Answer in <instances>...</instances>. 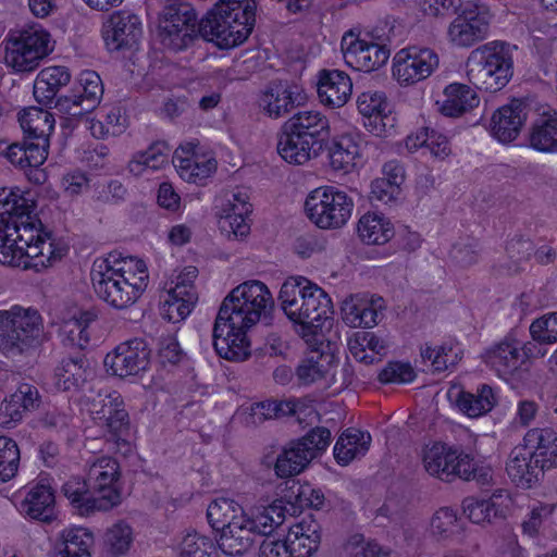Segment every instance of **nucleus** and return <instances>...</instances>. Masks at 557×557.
<instances>
[{"mask_svg":"<svg viewBox=\"0 0 557 557\" xmlns=\"http://www.w3.org/2000/svg\"><path fill=\"white\" fill-rule=\"evenodd\" d=\"M170 151L165 141H156L147 150L134 154L128 170L134 175H140L145 169L159 170L168 163Z\"/></svg>","mask_w":557,"mask_h":557,"instance_id":"39","label":"nucleus"},{"mask_svg":"<svg viewBox=\"0 0 557 557\" xmlns=\"http://www.w3.org/2000/svg\"><path fill=\"white\" fill-rule=\"evenodd\" d=\"M225 215L220 219V228L222 232L233 234L236 238H243L248 235L250 226L247 222L251 213V205H240L238 211L224 210Z\"/></svg>","mask_w":557,"mask_h":557,"instance_id":"52","label":"nucleus"},{"mask_svg":"<svg viewBox=\"0 0 557 557\" xmlns=\"http://www.w3.org/2000/svg\"><path fill=\"white\" fill-rule=\"evenodd\" d=\"M126 188L119 181H110L108 184L98 185L95 189L94 200L102 203H117L123 200Z\"/></svg>","mask_w":557,"mask_h":557,"instance_id":"63","label":"nucleus"},{"mask_svg":"<svg viewBox=\"0 0 557 557\" xmlns=\"http://www.w3.org/2000/svg\"><path fill=\"white\" fill-rule=\"evenodd\" d=\"M255 22V0H219L200 20L199 32L220 49H231L247 40Z\"/></svg>","mask_w":557,"mask_h":557,"instance_id":"6","label":"nucleus"},{"mask_svg":"<svg viewBox=\"0 0 557 557\" xmlns=\"http://www.w3.org/2000/svg\"><path fill=\"white\" fill-rule=\"evenodd\" d=\"M524 446L532 453L545 450L557 442V433L550 428H534L524 435Z\"/></svg>","mask_w":557,"mask_h":557,"instance_id":"61","label":"nucleus"},{"mask_svg":"<svg viewBox=\"0 0 557 557\" xmlns=\"http://www.w3.org/2000/svg\"><path fill=\"white\" fill-rule=\"evenodd\" d=\"M421 358L431 361V364L436 372L448 370L458 363L460 357L451 346H440L437 349L431 346L421 348Z\"/></svg>","mask_w":557,"mask_h":557,"instance_id":"55","label":"nucleus"},{"mask_svg":"<svg viewBox=\"0 0 557 557\" xmlns=\"http://www.w3.org/2000/svg\"><path fill=\"white\" fill-rule=\"evenodd\" d=\"M307 95L304 89L288 82H272L260 97V107L264 113L278 119L289 113L294 108L305 104Z\"/></svg>","mask_w":557,"mask_h":557,"instance_id":"18","label":"nucleus"},{"mask_svg":"<svg viewBox=\"0 0 557 557\" xmlns=\"http://www.w3.org/2000/svg\"><path fill=\"white\" fill-rule=\"evenodd\" d=\"M438 66L437 54L429 48L409 47L394 57L393 75L400 85L428 78Z\"/></svg>","mask_w":557,"mask_h":557,"instance_id":"15","label":"nucleus"},{"mask_svg":"<svg viewBox=\"0 0 557 557\" xmlns=\"http://www.w3.org/2000/svg\"><path fill=\"white\" fill-rule=\"evenodd\" d=\"M330 137L327 117L319 111H299L281 127L278 154L290 164H305L323 151Z\"/></svg>","mask_w":557,"mask_h":557,"instance_id":"5","label":"nucleus"},{"mask_svg":"<svg viewBox=\"0 0 557 557\" xmlns=\"http://www.w3.org/2000/svg\"><path fill=\"white\" fill-rule=\"evenodd\" d=\"M490 22L491 15L485 10L463 12L450 23L449 40L458 47H471L487 37Z\"/></svg>","mask_w":557,"mask_h":557,"instance_id":"21","label":"nucleus"},{"mask_svg":"<svg viewBox=\"0 0 557 557\" xmlns=\"http://www.w3.org/2000/svg\"><path fill=\"white\" fill-rule=\"evenodd\" d=\"M432 533L438 539H448L458 532V520L455 510L448 507L437 510L431 521Z\"/></svg>","mask_w":557,"mask_h":557,"instance_id":"58","label":"nucleus"},{"mask_svg":"<svg viewBox=\"0 0 557 557\" xmlns=\"http://www.w3.org/2000/svg\"><path fill=\"white\" fill-rule=\"evenodd\" d=\"M289 512L283 499H276L268 506H257L246 510L256 535L269 536L285 521L286 513Z\"/></svg>","mask_w":557,"mask_h":557,"instance_id":"30","label":"nucleus"},{"mask_svg":"<svg viewBox=\"0 0 557 557\" xmlns=\"http://www.w3.org/2000/svg\"><path fill=\"white\" fill-rule=\"evenodd\" d=\"M330 368L327 356L319 351H311L297 366L295 370L296 377L301 385H310L323 379Z\"/></svg>","mask_w":557,"mask_h":557,"instance_id":"45","label":"nucleus"},{"mask_svg":"<svg viewBox=\"0 0 557 557\" xmlns=\"http://www.w3.org/2000/svg\"><path fill=\"white\" fill-rule=\"evenodd\" d=\"M364 306H368V297L366 296L355 295L346 298L342 305L343 320L346 324L358 327V320L361 318Z\"/></svg>","mask_w":557,"mask_h":557,"instance_id":"64","label":"nucleus"},{"mask_svg":"<svg viewBox=\"0 0 557 557\" xmlns=\"http://www.w3.org/2000/svg\"><path fill=\"white\" fill-rule=\"evenodd\" d=\"M463 513L473 523L491 522L494 518L502 515V510L495 504L493 498L476 499L467 497L462 502Z\"/></svg>","mask_w":557,"mask_h":557,"instance_id":"51","label":"nucleus"},{"mask_svg":"<svg viewBox=\"0 0 557 557\" xmlns=\"http://www.w3.org/2000/svg\"><path fill=\"white\" fill-rule=\"evenodd\" d=\"M331 438L329 429L315 426L301 438L290 441L276 457L275 474L282 479L298 475L327 448Z\"/></svg>","mask_w":557,"mask_h":557,"instance_id":"12","label":"nucleus"},{"mask_svg":"<svg viewBox=\"0 0 557 557\" xmlns=\"http://www.w3.org/2000/svg\"><path fill=\"white\" fill-rule=\"evenodd\" d=\"M530 333L533 341L541 344L557 342V312L545 314L532 322Z\"/></svg>","mask_w":557,"mask_h":557,"instance_id":"57","label":"nucleus"},{"mask_svg":"<svg viewBox=\"0 0 557 557\" xmlns=\"http://www.w3.org/2000/svg\"><path fill=\"white\" fill-rule=\"evenodd\" d=\"M244 510L236 502L228 498H220L208 506L207 518L210 525L222 533L226 525H228L231 516Z\"/></svg>","mask_w":557,"mask_h":557,"instance_id":"50","label":"nucleus"},{"mask_svg":"<svg viewBox=\"0 0 557 557\" xmlns=\"http://www.w3.org/2000/svg\"><path fill=\"white\" fill-rule=\"evenodd\" d=\"M20 449L10 437L0 436V482L11 480L17 472Z\"/></svg>","mask_w":557,"mask_h":557,"instance_id":"54","label":"nucleus"},{"mask_svg":"<svg viewBox=\"0 0 557 557\" xmlns=\"http://www.w3.org/2000/svg\"><path fill=\"white\" fill-rule=\"evenodd\" d=\"M143 35L139 17L129 11L111 15L103 27V39L109 50L119 51L135 47Z\"/></svg>","mask_w":557,"mask_h":557,"instance_id":"19","label":"nucleus"},{"mask_svg":"<svg viewBox=\"0 0 557 557\" xmlns=\"http://www.w3.org/2000/svg\"><path fill=\"white\" fill-rule=\"evenodd\" d=\"M44 324L39 312L13 306L0 311V354L7 358L28 355L44 341Z\"/></svg>","mask_w":557,"mask_h":557,"instance_id":"8","label":"nucleus"},{"mask_svg":"<svg viewBox=\"0 0 557 557\" xmlns=\"http://www.w3.org/2000/svg\"><path fill=\"white\" fill-rule=\"evenodd\" d=\"M180 557H218L214 542L196 532L184 536L180 545Z\"/></svg>","mask_w":557,"mask_h":557,"instance_id":"53","label":"nucleus"},{"mask_svg":"<svg viewBox=\"0 0 557 557\" xmlns=\"http://www.w3.org/2000/svg\"><path fill=\"white\" fill-rule=\"evenodd\" d=\"M349 350L351 355L359 361L367 364L374 361L373 356H368L366 349H370L375 354H381L385 349V343L372 332H357L352 339L349 341Z\"/></svg>","mask_w":557,"mask_h":557,"instance_id":"49","label":"nucleus"},{"mask_svg":"<svg viewBox=\"0 0 557 557\" xmlns=\"http://www.w3.org/2000/svg\"><path fill=\"white\" fill-rule=\"evenodd\" d=\"M94 534L88 529L67 528L59 533L55 540L54 547H64L84 554H91V548L94 547Z\"/></svg>","mask_w":557,"mask_h":557,"instance_id":"48","label":"nucleus"},{"mask_svg":"<svg viewBox=\"0 0 557 557\" xmlns=\"http://www.w3.org/2000/svg\"><path fill=\"white\" fill-rule=\"evenodd\" d=\"M21 510L29 518L50 522L54 518V493L47 484L38 483L27 492Z\"/></svg>","mask_w":557,"mask_h":557,"instance_id":"31","label":"nucleus"},{"mask_svg":"<svg viewBox=\"0 0 557 557\" xmlns=\"http://www.w3.org/2000/svg\"><path fill=\"white\" fill-rule=\"evenodd\" d=\"M71 82V73L65 66L42 69L34 83V97L45 106L53 103L59 90Z\"/></svg>","mask_w":557,"mask_h":557,"instance_id":"29","label":"nucleus"},{"mask_svg":"<svg viewBox=\"0 0 557 557\" xmlns=\"http://www.w3.org/2000/svg\"><path fill=\"white\" fill-rule=\"evenodd\" d=\"M354 202L343 190L333 186H321L306 198L305 211L318 227L334 230L344 226L351 215Z\"/></svg>","mask_w":557,"mask_h":557,"instance_id":"11","label":"nucleus"},{"mask_svg":"<svg viewBox=\"0 0 557 557\" xmlns=\"http://www.w3.org/2000/svg\"><path fill=\"white\" fill-rule=\"evenodd\" d=\"M529 113L528 104L519 99L500 107L491 120V133L500 143L515 140L524 124Z\"/></svg>","mask_w":557,"mask_h":557,"instance_id":"23","label":"nucleus"},{"mask_svg":"<svg viewBox=\"0 0 557 557\" xmlns=\"http://www.w3.org/2000/svg\"><path fill=\"white\" fill-rule=\"evenodd\" d=\"M89 405V412L99 426L106 429L109 433V442L116 445L117 450L121 447L128 448L126 435L129 429L128 413L124 408V403L117 392H100L97 398H94Z\"/></svg>","mask_w":557,"mask_h":557,"instance_id":"14","label":"nucleus"},{"mask_svg":"<svg viewBox=\"0 0 557 557\" xmlns=\"http://www.w3.org/2000/svg\"><path fill=\"white\" fill-rule=\"evenodd\" d=\"M40 405V396L37 387L22 383L17 389L5 398L0 406V426L15 428L28 411L37 409Z\"/></svg>","mask_w":557,"mask_h":557,"instance_id":"24","label":"nucleus"},{"mask_svg":"<svg viewBox=\"0 0 557 557\" xmlns=\"http://www.w3.org/2000/svg\"><path fill=\"white\" fill-rule=\"evenodd\" d=\"M497 398L490 385H481L476 393L461 391L456 398L458 409L470 418H478L490 412L496 405Z\"/></svg>","mask_w":557,"mask_h":557,"instance_id":"34","label":"nucleus"},{"mask_svg":"<svg viewBox=\"0 0 557 557\" xmlns=\"http://www.w3.org/2000/svg\"><path fill=\"white\" fill-rule=\"evenodd\" d=\"M286 485V492L281 499L284 500V504L286 503L289 506V508H287L289 510L288 513L296 515L297 511L308 508L306 505V503H309L308 484L302 485L296 481H288Z\"/></svg>","mask_w":557,"mask_h":557,"instance_id":"62","label":"nucleus"},{"mask_svg":"<svg viewBox=\"0 0 557 557\" xmlns=\"http://www.w3.org/2000/svg\"><path fill=\"white\" fill-rule=\"evenodd\" d=\"M371 441L369 432L352 428L345 430L334 446L336 461L342 466H347L354 459L364 456L370 448Z\"/></svg>","mask_w":557,"mask_h":557,"instance_id":"32","label":"nucleus"},{"mask_svg":"<svg viewBox=\"0 0 557 557\" xmlns=\"http://www.w3.org/2000/svg\"><path fill=\"white\" fill-rule=\"evenodd\" d=\"M457 457L454 449L444 444L436 443L423 451V466L426 472L442 481H451L453 462Z\"/></svg>","mask_w":557,"mask_h":557,"instance_id":"36","label":"nucleus"},{"mask_svg":"<svg viewBox=\"0 0 557 557\" xmlns=\"http://www.w3.org/2000/svg\"><path fill=\"white\" fill-rule=\"evenodd\" d=\"M506 471L511 481L522 488H530L543 474L534 453L525 446L515 447L506 465Z\"/></svg>","mask_w":557,"mask_h":557,"instance_id":"27","label":"nucleus"},{"mask_svg":"<svg viewBox=\"0 0 557 557\" xmlns=\"http://www.w3.org/2000/svg\"><path fill=\"white\" fill-rule=\"evenodd\" d=\"M350 77L339 70H323L319 74L318 95L320 101L332 108L343 107L351 96Z\"/></svg>","mask_w":557,"mask_h":557,"instance_id":"26","label":"nucleus"},{"mask_svg":"<svg viewBox=\"0 0 557 557\" xmlns=\"http://www.w3.org/2000/svg\"><path fill=\"white\" fill-rule=\"evenodd\" d=\"M150 348L143 338H133L121 343L104 358V366L112 374L126 377L145 371L150 362Z\"/></svg>","mask_w":557,"mask_h":557,"instance_id":"17","label":"nucleus"},{"mask_svg":"<svg viewBox=\"0 0 557 557\" xmlns=\"http://www.w3.org/2000/svg\"><path fill=\"white\" fill-rule=\"evenodd\" d=\"M530 146L540 152H557V116L537 121L530 134Z\"/></svg>","mask_w":557,"mask_h":557,"instance_id":"43","label":"nucleus"},{"mask_svg":"<svg viewBox=\"0 0 557 557\" xmlns=\"http://www.w3.org/2000/svg\"><path fill=\"white\" fill-rule=\"evenodd\" d=\"M302 531V527L290 528L284 541L288 557H310L318 549L320 533L315 529L311 534H305Z\"/></svg>","mask_w":557,"mask_h":557,"instance_id":"46","label":"nucleus"},{"mask_svg":"<svg viewBox=\"0 0 557 557\" xmlns=\"http://www.w3.org/2000/svg\"><path fill=\"white\" fill-rule=\"evenodd\" d=\"M199 22L196 11L189 3L166 4L158 24L161 44L174 52L187 49L201 36Z\"/></svg>","mask_w":557,"mask_h":557,"instance_id":"10","label":"nucleus"},{"mask_svg":"<svg viewBox=\"0 0 557 557\" xmlns=\"http://www.w3.org/2000/svg\"><path fill=\"white\" fill-rule=\"evenodd\" d=\"M12 213L8 230L13 233V236L25 250L26 256L34 259L35 269L38 265H44L47 259H44L42 248H48L50 256L53 255L52 243L47 242L50 238V233L42 228V223L35 215L30 214L27 200L24 198V206H17Z\"/></svg>","mask_w":557,"mask_h":557,"instance_id":"13","label":"nucleus"},{"mask_svg":"<svg viewBox=\"0 0 557 557\" xmlns=\"http://www.w3.org/2000/svg\"><path fill=\"white\" fill-rule=\"evenodd\" d=\"M361 154L359 140L350 134L333 139L329 147L330 164L335 171L348 172Z\"/></svg>","mask_w":557,"mask_h":557,"instance_id":"35","label":"nucleus"},{"mask_svg":"<svg viewBox=\"0 0 557 557\" xmlns=\"http://www.w3.org/2000/svg\"><path fill=\"white\" fill-rule=\"evenodd\" d=\"M0 263L23 269L35 268L34 259L26 256L22 245L8 228L0 230Z\"/></svg>","mask_w":557,"mask_h":557,"instance_id":"42","label":"nucleus"},{"mask_svg":"<svg viewBox=\"0 0 557 557\" xmlns=\"http://www.w3.org/2000/svg\"><path fill=\"white\" fill-rule=\"evenodd\" d=\"M357 232L360 239L367 245H383L394 235L391 222L383 215L371 212L359 219Z\"/></svg>","mask_w":557,"mask_h":557,"instance_id":"37","label":"nucleus"},{"mask_svg":"<svg viewBox=\"0 0 557 557\" xmlns=\"http://www.w3.org/2000/svg\"><path fill=\"white\" fill-rule=\"evenodd\" d=\"M466 65L470 83L490 92L503 89L513 75L510 46L505 41L495 40L475 48Z\"/></svg>","mask_w":557,"mask_h":557,"instance_id":"7","label":"nucleus"},{"mask_svg":"<svg viewBox=\"0 0 557 557\" xmlns=\"http://www.w3.org/2000/svg\"><path fill=\"white\" fill-rule=\"evenodd\" d=\"M133 543V530L129 524L119 521L110 527L103 536V547L108 555L119 557L125 555Z\"/></svg>","mask_w":557,"mask_h":557,"instance_id":"47","label":"nucleus"},{"mask_svg":"<svg viewBox=\"0 0 557 557\" xmlns=\"http://www.w3.org/2000/svg\"><path fill=\"white\" fill-rule=\"evenodd\" d=\"M74 90L77 98L81 99L82 110L89 113L100 103L103 95V84L99 74L95 71H83Z\"/></svg>","mask_w":557,"mask_h":557,"instance_id":"40","label":"nucleus"},{"mask_svg":"<svg viewBox=\"0 0 557 557\" xmlns=\"http://www.w3.org/2000/svg\"><path fill=\"white\" fill-rule=\"evenodd\" d=\"M357 107L368 120L366 127L375 136H387L394 129L396 117L383 92H362L357 99Z\"/></svg>","mask_w":557,"mask_h":557,"instance_id":"20","label":"nucleus"},{"mask_svg":"<svg viewBox=\"0 0 557 557\" xmlns=\"http://www.w3.org/2000/svg\"><path fill=\"white\" fill-rule=\"evenodd\" d=\"M18 122L28 139H48L54 128L53 115L36 107L23 110Z\"/></svg>","mask_w":557,"mask_h":557,"instance_id":"38","label":"nucleus"},{"mask_svg":"<svg viewBox=\"0 0 557 557\" xmlns=\"http://www.w3.org/2000/svg\"><path fill=\"white\" fill-rule=\"evenodd\" d=\"M183 153H185L184 147L176 149L173 153L172 162L183 172H187L189 178H203L215 170V162L213 160H208L200 164L195 157H183Z\"/></svg>","mask_w":557,"mask_h":557,"instance_id":"56","label":"nucleus"},{"mask_svg":"<svg viewBox=\"0 0 557 557\" xmlns=\"http://www.w3.org/2000/svg\"><path fill=\"white\" fill-rule=\"evenodd\" d=\"M63 495L81 516L109 511L122 503L121 469L116 459L101 456L88 462L87 480L71 478Z\"/></svg>","mask_w":557,"mask_h":557,"instance_id":"3","label":"nucleus"},{"mask_svg":"<svg viewBox=\"0 0 557 557\" xmlns=\"http://www.w3.org/2000/svg\"><path fill=\"white\" fill-rule=\"evenodd\" d=\"M96 295L112 308L123 310L134 305L146 290L149 274L146 263L113 251L97 259L90 271Z\"/></svg>","mask_w":557,"mask_h":557,"instance_id":"2","label":"nucleus"},{"mask_svg":"<svg viewBox=\"0 0 557 557\" xmlns=\"http://www.w3.org/2000/svg\"><path fill=\"white\" fill-rule=\"evenodd\" d=\"M444 95L445 100L441 103L440 111L449 117H458L476 107L480 102L475 90L460 83L448 85L444 90Z\"/></svg>","mask_w":557,"mask_h":557,"instance_id":"33","label":"nucleus"},{"mask_svg":"<svg viewBox=\"0 0 557 557\" xmlns=\"http://www.w3.org/2000/svg\"><path fill=\"white\" fill-rule=\"evenodd\" d=\"M544 354L534 343L529 342L521 347L518 341L505 338L487 349L484 359L499 376H507L518 370L525 359Z\"/></svg>","mask_w":557,"mask_h":557,"instance_id":"16","label":"nucleus"},{"mask_svg":"<svg viewBox=\"0 0 557 557\" xmlns=\"http://www.w3.org/2000/svg\"><path fill=\"white\" fill-rule=\"evenodd\" d=\"M274 305L272 294L260 281H247L231 290L222 301L212 330L215 352L230 361L249 357L247 331Z\"/></svg>","mask_w":557,"mask_h":557,"instance_id":"1","label":"nucleus"},{"mask_svg":"<svg viewBox=\"0 0 557 557\" xmlns=\"http://www.w3.org/2000/svg\"><path fill=\"white\" fill-rule=\"evenodd\" d=\"M555 510L553 504H539L534 506L522 522L523 532L530 536L537 535L541 528L548 523Z\"/></svg>","mask_w":557,"mask_h":557,"instance_id":"59","label":"nucleus"},{"mask_svg":"<svg viewBox=\"0 0 557 557\" xmlns=\"http://www.w3.org/2000/svg\"><path fill=\"white\" fill-rule=\"evenodd\" d=\"M456 461L453 462L451 480L456 476L465 481H475L480 485H485L492 480V470L490 467L479 466L474 458L466 453L454 449Z\"/></svg>","mask_w":557,"mask_h":557,"instance_id":"41","label":"nucleus"},{"mask_svg":"<svg viewBox=\"0 0 557 557\" xmlns=\"http://www.w3.org/2000/svg\"><path fill=\"white\" fill-rule=\"evenodd\" d=\"M278 300L286 317L298 326L301 337H309L332 325L330 296L304 276L288 277L281 286Z\"/></svg>","mask_w":557,"mask_h":557,"instance_id":"4","label":"nucleus"},{"mask_svg":"<svg viewBox=\"0 0 557 557\" xmlns=\"http://www.w3.org/2000/svg\"><path fill=\"white\" fill-rule=\"evenodd\" d=\"M198 270L195 267H187L177 277L175 287L168 293V299L164 301L169 320L178 322L184 320L193 310L197 302V293L194 286V280L197 277Z\"/></svg>","mask_w":557,"mask_h":557,"instance_id":"22","label":"nucleus"},{"mask_svg":"<svg viewBox=\"0 0 557 557\" xmlns=\"http://www.w3.org/2000/svg\"><path fill=\"white\" fill-rule=\"evenodd\" d=\"M248 523L246 510L231 516L228 525L218 540V546L225 555L242 556L251 548L257 535Z\"/></svg>","mask_w":557,"mask_h":557,"instance_id":"25","label":"nucleus"},{"mask_svg":"<svg viewBox=\"0 0 557 557\" xmlns=\"http://www.w3.org/2000/svg\"><path fill=\"white\" fill-rule=\"evenodd\" d=\"M380 382L384 384L389 383H410L416 377V372L409 363L404 362H388L387 366L379 373Z\"/></svg>","mask_w":557,"mask_h":557,"instance_id":"60","label":"nucleus"},{"mask_svg":"<svg viewBox=\"0 0 557 557\" xmlns=\"http://www.w3.org/2000/svg\"><path fill=\"white\" fill-rule=\"evenodd\" d=\"M370 42L360 38V33H356L352 29L346 32L341 41V49L346 64L362 72L364 64H368L366 55Z\"/></svg>","mask_w":557,"mask_h":557,"instance_id":"44","label":"nucleus"},{"mask_svg":"<svg viewBox=\"0 0 557 557\" xmlns=\"http://www.w3.org/2000/svg\"><path fill=\"white\" fill-rule=\"evenodd\" d=\"M53 51L50 34L39 24L11 30L5 39V64L15 72H33Z\"/></svg>","mask_w":557,"mask_h":557,"instance_id":"9","label":"nucleus"},{"mask_svg":"<svg viewBox=\"0 0 557 557\" xmlns=\"http://www.w3.org/2000/svg\"><path fill=\"white\" fill-rule=\"evenodd\" d=\"M91 374L90 362L78 351L61 359L54 370L55 385L61 391L77 389Z\"/></svg>","mask_w":557,"mask_h":557,"instance_id":"28","label":"nucleus"}]
</instances>
